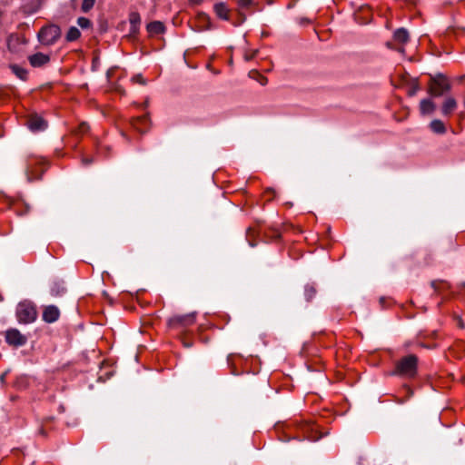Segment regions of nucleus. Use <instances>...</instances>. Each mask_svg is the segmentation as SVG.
I'll list each match as a JSON object with an SVG mask.
<instances>
[{"instance_id":"nucleus-29","label":"nucleus","mask_w":465,"mask_h":465,"mask_svg":"<svg viewBox=\"0 0 465 465\" xmlns=\"http://www.w3.org/2000/svg\"><path fill=\"white\" fill-rule=\"evenodd\" d=\"M262 85H265L267 84L266 78L261 76V80H259Z\"/></svg>"},{"instance_id":"nucleus-7","label":"nucleus","mask_w":465,"mask_h":465,"mask_svg":"<svg viewBox=\"0 0 465 465\" xmlns=\"http://www.w3.org/2000/svg\"><path fill=\"white\" fill-rule=\"evenodd\" d=\"M27 125L32 132H41L46 129L47 123L43 117L33 115L29 118Z\"/></svg>"},{"instance_id":"nucleus-22","label":"nucleus","mask_w":465,"mask_h":465,"mask_svg":"<svg viewBox=\"0 0 465 465\" xmlns=\"http://www.w3.org/2000/svg\"><path fill=\"white\" fill-rule=\"evenodd\" d=\"M95 0H83L82 10L86 13L94 5Z\"/></svg>"},{"instance_id":"nucleus-30","label":"nucleus","mask_w":465,"mask_h":465,"mask_svg":"<svg viewBox=\"0 0 465 465\" xmlns=\"http://www.w3.org/2000/svg\"><path fill=\"white\" fill-rule=\"evenodd\" d=\"M5 375H6V372H5V373H4V374H2V375L0 376V381H1L2 383H3V382H5Z\"/></svg>"},{"instance_id":"nucleus-9","label":"nucleus","mask_w":465,"mask_h":465,"mask_svg":"<svg viewBox=\"0 0 465 465\" xmlns=\"http://www.w3.org/2000/svg\"><path fill=\"white\" fill-rule=\"evenodd\" d=\"M50 60L49 55L43 53H36L29 56V62L34 67H40Z\"/></svg>"},{"instance_id":"nucleus-20","label":"nucleus","mask_w":465,"mask_h":465,"mask_svg":"<svg viewBox=\"0 0 465 465\" xmlns=\"http://www.w3.org/2000/svg\"><path fill=\"white\" fill-rule=\"evenodd\" d=\"M12 71L20 79L25 80L26 78L27 72L24 68H21L17 65H13Z\"/></svg>"},{"instance_id":"nucleus-11","label":"nucleus","mask_w":465,"mask_h":465,"mask_svg":"<svg viewBox=\"0 0 465 465\" xmlns=\"http://www.w3.org/2000/svg\"><path fill=\"white\" fill-rule=\"evenodd\" d=\"M435 109L436 105L430 98L422 99L420 103V112L422 115L431 114Z\"/></svg>"},{"instance_id":"nucleus-27","label":"nucleus","mask_w":465,"mask_h":465,"mask_svg":"<svg viewBox=\"0 0 465 465\" xmlns=\"http://www.w3.org/2000/svg\"><path fill=\"white\" fill-rule=\"evenodd\" d=\"M82 162H83V163L84 165H88V164H91L93 163V158L84 157Z\"/></svg>"},{"instance_id":"nucleus-23","label":"nucleus","mask_w":465,"mask_h":465,"mask_svg":"<svg viewBox=\"0 0 465 465\" xmlns=\"http://www.w3.org/2000/svg\"><path fill=\"white\" fill-rule=\"evenodd\" d=\"M77 24L82 28H88L91 25L90 20L85 17H79L77 19Z\"/></svg>"},{"instance_id":"nucleus-17","label":"nucleus","mask_w":465,"mask_h":465,"mask_svg":"<svg viewBox=\"0 0 465 465\" xmlns=\"http://www.w3.org/2000/svg\"><path fill=\"white\" fill-rule=\"evenodd\" d=\"M430 126L432 132H434L435 134H443L446 133L445 124L441 120L435 119L431 121Z\"/></svg>"},{"instance_id":"nucleus-13","label":"nucleus","mask_w":465,"mask_h":465,"mask_svg":"<svg viewBox=\"0 0 465 465\" xmlns=\"http://www.w3.org/2000/svg\"><path fill=\"white\" fill-rule=\"evenodd\" d=\"M213 9L219 18L229 20V8L223 2L215 4Z\"/></svg>"},{"instance_id":"nucleus-21","label":"nucleus","mask_w":465,"mask_h":465,"mask_svg":"<svg viewBox=\"0 0 465 465\" xmlns=\"http://www.w3.org/2000/svg\"><path fill=\"white\" fill-rule=\"evenodd\" d=\"M316 294V290L312 285H306L304 289V295L306 300L311 301Z\"/></svg>"},{"instance_id":"nucleus-8","label":"nucleus","mask_w":465,"mask_h":465,"mask_svg":"<svg viewBox=\"0 0 465 465\" xmlns=\"http://www.w3.org/2000/svg\"><path fill=\"white\" fill-rule=\"evenodd\" d=\"M60 311L54 305H48L44 309L43 312V320L45 322L53 323L59 319Z\"/></svg>"},{"instance_id":"nucleus-15","label":"nucleus","mask_w":465,"mask_h":465,"mask_svg":"<svg viewBox=\"0 0 465 465\" xmlns=\"http://www.w3.org/2000/svg\"><path fill=\"white\" fill-rule=\"evenodd\" d=\"M129 21L131 25L130 32L133 34L137 33L141 23V17L139 14L135 12L131 13L129 16Z\"/></svg>"},{"instance_id":"nucleus-6","label":"nucleus","mask_w":465,"mask_h":465,"mask_svg":"<svg viewBox=\"0 0 465 465\" xmlns=\"http://www.w3.org/2000/svg\"><path fill=\"white\" fill-rule=\"evenodd\" d=\"M195 312H190L183 315H176L170 319L169 324L171 326H188L195 322Z\"/></svg>"},{"instance_id":"nucleus-26","label":"nucleus","mask_w":465,"mask_h":465,"mask_svg":"<svg viewBox=\"0 0 465 465\" xmlns=\"http://www.w3.org/2000/svg\"><path fill=\"white\" fill-rule=\"evenodd\" d=\"M89 126L86 123H82L80 124V132L84 133L88 130Z\"/></svg>"},{"instance_id":"nucleus-14","label":"nucleus","mask_w":465,"mask_h":465,"mask_svg":"<svg viewBox=\"0 0 465 465\" xmlns=\"http://www.w3.org/2000/svg\"><path fill=\"white\" fill-rule=\"evenodd\" d=\"M410 35L406 28L401 27L394 31L393 33V39L400 43V44H405L409 41Z\"/></svg>"},{"instance_id":"nucleus-1","label":"nucleus","mask_w":465,"mask_h":465,"mask_svg":"<svg viewBox=\"0 0 465 465\" xmlns=\"http://www.w3.org/2000/svg\"><path fill=\"white\" fill-rule=\"evenodd\" d=\"M19 323L28 324L36 320L37 312L35 305L29 301H23L17 304L15 311Z\"/></svg>"},{"instance_id":"nucleus-19","label":"nucleus","mask_w":465,"mask_h":465,"mask_svg":"<svg viewBox=\"0 0 465 465\" xmlns=\"http://www.w3.org/2000/svg\"><path fill=\"white\" fill-rule=\"evenodd\" d=\"M252 5V0H238V5L240 8L241 15H243L245 17V15L243 12L245 9H248Z\"/></svg>"},{"instance_id":"nucleus-4","label":"nucleus","mask_w":465,"mask_h":465,"mask_svg":"<svg viewBox=\"0 0 465 465\" xmlns=\"http://www.w3.org/2000/svg\"><path fill=\"white\" fill-rule=\"evenodd\" d=\"M5 337V341L15 347L24 346L27 342V337L15 328L6 330Z\"/></svg>"},{"instance_id":"nucleus-18","label":"nucleus","mask_w":465,"mask_h":465,"mask_svg":"<svg viewBox=\"0 0 465 465\" xmlns=\"http://www.w3.org/2000/svg\"><path fill=\"white\" fill-rule=\"evenodd\" d=\"M81 35V33L79 29L75 26H72L69 28L67 34H66V40L68 42H73L77 40Z\"/></svg>"},{"instance_id":"nucleus-10","label":"nucleus","mask_w":465,"mask_h":465,"mask_svg":"<svg viewBox=\"0 0 465 465\" xmlns=\"http://www.w3.org/2000/svg\"><path fill=\"white\" fill-rule=\"evenodd\" d=\"M457 101L453 97H446L441 106V114L444 116H448L457 108Z\"/></svg>"},{"instance_id":"nucleus-31","label":"nucleus","mask_w":465,"mask_h":465,"mask_svg":"<svg viewBox=\"0 0 465 465\" xmlns=\"http://www.w3.org/2000/svg\"><path fill=\"white\" fill-rule=\"evenodd\" d=\"M190 2L193 3V4H198L201 2V0H190Z\"/></svg>"},{"instance_id":"nucleus-2","label":"nucleus","mask_w":465,"mask_h":465,"mask_svg":"<svg viewBox=\"0 0 465 465\" xmlns=\"http://www.w3.org/2000/svg\"><path fill=\"white\" fill-rule=\"evenodd\" d=\"M418 359L415 355H408L402 358L396 365L395 374L411 378L417 371Z\"/></svg>"},{"instance_id":"nucleus-28","label":"nucleus","mask_w":465,"mask_h":465,"mask_svg":"<svg viewBox=\"0 0 465 465\" xmlns=\"http://www.w3.org/2000/svg\"><path fill=\"white\" fill-rule=\"evenodd\" d=\"M417 91H418V86H414L411 90L409 91V94L411 96H413L416 94Z\"/></svg>"},{"instance_id":"nucleus-12","label":"nucleus","mask_w":465,"mask_h":465,"mask_svg":"<svg viewBox=\"0 0 465 465\" xmlns=\"http://www.w3.org/2000/svg\"><path fill=\"white\" fill-rule=\"evenodd\" d=\"M65 292L66 287L64 281H54L50 289V292L53 296H62Z\"/></svg>"},{"instance_id":"nucleus-3","label":"nucleus","mask_w":465,"mask_h":465,"mask_svg":"<svg viewBox=\"0 0 465 465\" xmlns=\"http://www.w3.org/2000/svg\"><path fill=\"white\" fill-rule=\"evenodd\" d=\"M61 31L57 25H52L43 27L38 33L39 41L45 45H53L60 36Z\"/></svg>"},{"instance_id":"nucleus-16","label":"nucleus","mask_w":465,"mask_h":465,"mask_svg":"<svg viewBox=\"0 0 465 465\" xmlns=\"http://www.w3.org/2000/svg\"><path fill=\"white\" fill-rule=\"evenodd\" d=\"M147 30L152 35H158L164 31V25L160 21H153L147 25Z\"/></svg>"},{"instance_id":"nucleus-5","label":"nucleus","mask_w":465,"mask_h":465,"mask_svg":"<svg viewBox=\"0 0 465 465\" xmlns=\"http://www.w3.org/2000/svg\"><path fill=\"white\" fill-rule=\"evenodd\" d=\"M450 84L443 76L440 75L433 78V86L430 89V93L435 97H440L445 93L450 92Z\"/></svg>"},{"instance_id":"nucleus-25","label":"nucleus","mask_w":465,"mask_h":465,"mask_svg":"<svg viewBox=\"0 0 465 465\" xmlns=\"http://www.w3.org/2000/svg\"><path fill=\"white\" fill-rule=\"evenodd\" d=\"M202 18H203V20H206V22H207V25H206V26H203V27L202 28V30H208V29H210V28H211V25H210L209 17H208L207 15H203L202 16Z\"/></svg>"},{"instance_id":"nucleus-24","label":"nucleus","mask_w":465,"mask_h":465,"mask_svg":"<svg viewBox=\"0 0 465 465\" xmlns=\"http://www.w3.org/2000/svg\"><path fill=\"white\" fill-rule=\"evenodd\" d=\"M132 80L134 82V83H138L140 84H146V80L143 77L142 74H135L134 76H133Z\"/></svg>"}]
</instances>
